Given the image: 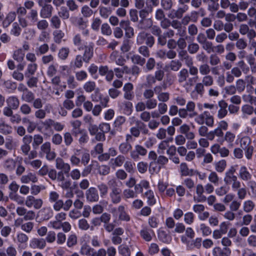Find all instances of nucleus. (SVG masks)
I'll return each mask as SVG.
<instances>
[{
    "mask_svg": "<svg viewBox=\"0 0 256 256\" xmlns=\"http://www.w3.org/2000/svg\"><path fill=\"white\" fill-rule=\"evenodd\" d=\"M215 170L218 172H222L226 166V162L222 160L214 164Z\"/></svg>",
    "mask_w": 256,
    "mask_h": 256,
    "instance_id": "54",
    "label": "nucleus"
},
{
    "mask_svg": "<svg viewBox=\"0 0 256 256\" xmlns=\"http://www.w3.org/2000/svg\"><path fill=\"white\" fill-rule=\"evenodd\" d=\"M16 214L20 216H24L25 221L33 220L35 216V212L32 210H28L24 206H18L16 209Z\"/></svg>",
    "mask_w": 256,
    "mask_h": 256,
    "instance_id": "6",
    "label": "nucleus"
},
{
    "mask_svg": "<svg viewBox=\"0 0 256 256\" xmlns=\"http://www.w3.org/2000/svg\"><path fill=\"white\" fill-rule=\"evenodd\" d=\"M16 18V12H10L6 16L2 22V26L4 28H6L15 20Z\"/></svg>",
    "mask_w": 256,
    "mask_h": 256,
    "instance_id": "23",
    "label": "nucleus"
},
{
    "mask_svg": "<svg viewBox=\"0 0 256 256\" xmlns=\"http://www.w3.org/2000/svg\"><path fill=\"white\" fill-rule=\"evenodd\" d=\"M94 248L86 244H84L81 247L80 250V253L82 255L86 256H91L92 253L93 251Z\"/></svg>",
    "mask_w": 256,
    "mask_h": 256,
    "instance_id": "41",
    "label": "nucleus"
},
{
    "mask_svg": "<svg viewBox=\"0 0 256 256\" xmlns=\"http://www.w3.org/2000/svg\"><path fill=\"white\" fill-rule=\"evenodd\" d=\"M50 22L52 26L54 28L58 29L60 26L61 20L60 18L56 15H54L52 17Z\"/></svg>",
    "mask_w": 256,
    "mask_h": 256,
    "instance_id": "58",
    "label": "nucleus"
},
{
    "mask_svg": "<svg viewBox=\"0 0 256 256\" xmlns=\"http://www.w3.org/2000/svg\"><path fill=\"white\" fill-rule=\"evenodd\" d=\"M154 234L153 230L148 228H144L140 232V236L146 242H150L152 240V234Z\"/></svg>",
    "mask_w": 256,
    "mask_h": 256,
    "instance_id": "29",
    "label": "nucleus"
},
{
    "mask_svg": "<svg viewBox=\"0 0 256 256\" xmlns=\"http://www.w3.org/2000/svg\"><path fill=\"white\" fill-rule=\"evenodd\" d=\"M112 10L110 8L100 6L99 8V14L104 18H107L111 14Z\"/></svg>",
    "mask_w": 256,
    "mask_h": 256,
    "instance_id": "52",
    "label": "nucleus"
},
{
    "mask_svg": "<svg viewBox=\"0 0 256 256\" xmlns=\"http://www.w3.org/2000/svg\"><path fill=\"white\" fill-rule=\"evenodd\" d=\"M110 192L109 196L112 203L117 204L122 200V190L118 188V182L115 178H112L108 182Z\"/></svg>",
    "mask_w": 256,
    "mask_h": 256,
    "instance_id": "1",
    "label": "nucleus"
},
{
    "mask_svg": "<svg viewBox=\"0 0 256 256\" xmlns=\"http://www.w3.org/2000/svg\"><path fill=\"white\" fill-rule=\"evenodd\" d=\"M59 194L56 191H50L48 194V200L50 203H54L53 208L54 210L62 206V200L60 199Z\"/></svg>",
    "mask_w": 256,
    "mask_h": 256,
    "instance_id": "8",
    "label": "nucleus"
},
{
    "mask_svg": "<svg viewBox=\"0 0 256 256\" xmlns=\"http://www.w3.org/2000/svg\"><path fill=\"white\" fill-rule=\"evenodd\" d=\"M16 162L14 159L8 158L4 161L2 166L7 171L12 172L16 168Z\"/></svg>",
    "mask_w": 256,
    "mask_h": 256,
    "instance_id": "25",
    "label": "nucleus"
},
{
    "mask_svg": "<svg viewBox=\"0 0 256 256\" xmlns=\"http://www.w3.org/2000/svg\"><path fill=\"white\" fill-rule=\"evenodd\" d=\"M238 66L232 68L230 72L236 78L242 76V73L246 74L250 70L249 67L244 60H240L237 64Z\"/></svg>",
    "mask_w": 256,
    "mask_h": 256,
    "instance_id": "4",
    "label": "nucleus"
},
{
    "mask_svg": "<svg viewBox=\"0 0 256 256\" xmlns=\"http://www.w3.org/2000/svg\"><path fill=\"white\" fill-rule=\"evenodd\" d=\"M239 178L242 180L248 181L252 178V174L246 166L240 167L238 172Z\"/></svg>",
    "mask_w": 256,
    "mask_h": 256,
    "instance_id": "22",
    "label": "nucleus"
},
{
    "mask_svg": "<svg viewBox=\"0 0 256 256\" xmlns=\"http://www.w3.org/2000/svg\"><path fill=\"white\" fill-rule=\"evenodd\" d=\"M43 204V200L40 198H36L32 195L26 196L25 200V205L28 208L33 207L36 210L40 208Z\"/></svg>",
    "mask_w": 256,
    "mask_h": 256,
    "instance_id": "5",
    "label": "nucleus"
},
{
    "mask_svg": "<svg viewBox=\"0 0 256 256\" xmlns=\"http://www.w3.org/2000/svg\"><path fill=\"white\" fill-rule=\"evenodd\" d=\"M198 70L200 75L206 76L210 74L211 68L208 64L204 63L199 66Z\"/></svg>",
    "mask_w": 256,
    "mask_h": 256,
    "instance_id": "38",
    "label": "nucleus"
},
{
    "mask_svg": "<svg viewBox=\"0 0 256 256\" xmlns=\"http://www.w3.org/2000/svg\"><path fill=\"white\" fill-rule=\"evenodd\" d=\"M40 212L44 220H48L53 216L52 210L50 208H44L40 211Z\"/></svg>",
    "mask_w": 256,
    "mask_h": 256,
    "instance_id": "46",
    "label": "nucleus"
},
{
    "mask_svg": "<svg viewBox=\"0 0 256 256\" xmlns=\"http://www.w3.org/2000/svg\"><path fill=\"white\" fill-rule=\"evenodd\" d=\"M132 149V146L130 142H123L121 143L118 146V150L120 152L123 154H128L130 152Z\"/></svg>",
    "mask_w": 256,
    "mask_h": 256,
    "instance_id": "34",
    "label": "nucleus"
},
{
    "mask_svg": "<svg viewBox=\"0 0 256 256\" xmlns=\"http://www.w3.org/2000/svg\"><path fill=\"white\" fill-rule=\"evenodd\" d=\"M148 152L146 149L140 144H136L134 146V149L130 152V158L134 160H138L140 158V156H144Z\"/></svg>",
    "mask_w": 256,
    "mask_h": 256,
    "instance_id": "9",
    "label": "nucleus"
},
{
    "mask_svg": "<svg viewBox=\"0 0 256 256\" xmlns=\"http://www.w3.org/2000/svg\"><path fill=\"white\" fill-rule=\"evenodd\" d=\"M196 192L197 194V198L196 199V198L194 197V199L197 202H204L206 200V198L204 195H203V193L204 192V188L202 184H198L196 185Z\"/></svg>",
    "mask_w": 256,
    "mask_h": 256,
    "instance_id": "21",
    "label": "nucleus"
},
{
    "mask_svg": "<svg viewBox=\"0 0 256 256\" xmlns=\"http://www.w3.org/2000/svg\"><path fill=\"white\" fill-rule=\"evenodd\" d=\"M46 188L43 185L32 184L30 186V193L32 196H36L38 194L41 190Z\"/></svg>",
    "mask_w": 256,
    "mask_h": 256,
    "instance_id": "55",
    "label": "nucleus"
},
{
    "mask_svg": "<svg viewBox=\"0 0 256 256\" xmlns=\"http://www.w3.org/2000/svg\"><path fill=\"white\" fill-rule=\"evenodd\" d=\"M246 82L242 78L238 79L236 82V87L237 91L240 93L243 92L246 88Z\"/></svg>",
    "mask_w": 256,
    "mask_h": 256,
    "instance_id": "45",
    "label": "nucleus"
},
{
    "mask_svg": "<svg viewBox=\"0 0 256 256\" xmlns=\"http://www.w3.org/2000/svg\"><path fill=\"white\" fill-rule=\"evenodd\" d=\"M149 33H148L144 31H142L138 34L136 36V42L138 45L144 44L148 35Z\"/></svg>",
    "mask_w": 256,
    "mask_h": 256,
    "instance_id": "39",
    "label": "nucleus"
},
{
    "mask_svg": "<svg viewBox=\"0 0 256 256\" xmlns=\"http://www.w3.org/2000/svg\"><path fill=\"white\" fill-rule=\"evenodd\" d=\"M46 242L44 238H32L30 242V246L34 250H43L46 246Z\"/></svg>",
    "mask_w": 256,
    "mask_h": 256,
    "instance_id": "12",
    "label": "nucleus"
},
{
    "mask_svg": "<svg viewBox=\"0 0 256 256\" xmlns=\"http://www.w3.org/2000/svg\"><path fill=\"white\" fill-rule=\"evenodd\" d=\"M38 68V65L36 63H30L28 64L26 67V69L24 72V76L26 78H30L33 76Z\"/></svg>",
    "mask_w": 256,
    "mask_h": 256,
    "instance_id": "33",
    "label": "nucleus"
},
{
    "mask_svg": "<svg viewBox=\"0 0 256 256\" xmlns=\"http://www.w3.org/2000/svg\"><path fill=\"white\" fill-rule=\"evenodd\" d=\"M131 60L134 64H137L141 66H142L146 62V59L138 54H134L131 58Z\"/></svg>",
    "mask_w": 256,
    "mask_h": 256,
    "instance_id": "44",
    "label": "nucleus"
},
{
    "mask_svg": "<svg viewBox=\"0 0 256 256\" xmlns=\"http://www.w3.org/2000/svg\"><path fill=\"white\" fill-rule=\"evenodd\" d=\"M72 181L70 179H66L59 184V186L64 190H67L65 194L66 198H72L74 196L73 188H72Z\"/></svg>",
    "mask_w": 256,
    "mask_h": 256,
    "instance_id": "10",
    "label": "nucleus"
},
{
    "mask_svg": "<svg viewBox=\"0 0 256 256\" xmlns=\"http://www.w3.org/2000/svg\"><path fill=\"white\" fill-rule=\"evenodd\" d=\"M59 17L62 20H68L70 18V12L67 8L65 6H62L60 10L58 12Z\"/></svg>",
    "mask_w": 256,
    "mask_h": 256,
    "instance_id": "64",
    "label": "nucleus"
},
{
    "mask_svg": "<svg viewBox=\"0 0 256 256\" xmlns=\"http://www.w3.org/2000/svg\"><path fill=\"white\" fill-rule=\"evenodd\" d=\"M9 197L11 200L14 201L19 205H22L25 204V200L24 198L22 197L17 193L10 192Z\"/></svg>",
    "mask_w": 256,
    "mask_h": 256,
    "instance_id": "36",
    "label": "nucleus"
},
{
    "mask_svg": "<svg viewBox=\"0 0 256 256\" xmlns=\"http://www.w3.org/2000/svg\"><path fill=\"white\" fill-rule=\"evenodd\" d=\"M188 72L189 75L190 74L194 77L189 78L188 82H186V84L192 86L198 79V68L192 65L188 67Z\"/></svg>",
    "mask_w": 256,
    "mask_h": 256,
    "instance_id": "15",
    "label": "nucleus"
},
{
    "mask_svg": "<svg viewBox=\"0 0 256 256\" xmlns=\"http://www.w3.org/2000/svg\"><path fill=\"white\" fill-rule=\"evenodd\" d=\"M22 122L28 124L26 130L28 133H32L36 128V124L27 118H23Z\"/></svg>",
    "mask_w": 256,
    "mask_h": 256,
    "instance_id": "47",
    "label": "nucleus"
},
{
    "mask_svg": "<svg viewBox=\"0 0 256 256\" xmlns=\"http://www.w3.org/2000/svg\"><path fill=\"white\" fill-rule=\"evenodd\" d=\"M94 44L90 42L88 44L84 46V47H80L78 48L79 50H84V52L82 56L84 58V62L88 63L94 55Z\"/></svg>",
    "mask_w": 256,
    "mask_h": 256,
    "instance_id": "7",
    "label": "nucleus"
},
{
    "mask_svg": "<svg viewBox=\"0 0 256 256\" xmlns=\"http://www.w3.org/2000/svg\"><path fill=\"white\" fill-rule=\"evenodd\" d=\"M126 158L123 155H118L116 158L112 159V164L115 166L120 167L124 163Z\"/></svg>",
    "mask_w": 256,
    "mask_h": 256,
    "instance_id": "48",
    "label": "nucleus"
},
{
    "mask_svg": "<svg viewBox=\"0 0 256 256\" xmlns=\"http://www.w3.org/2000/svg\"><path fill=\"white\" fill-rule=\"evenodd\" d=\"M8 106L13 108L14 110H17L20 106V100L16 96H9L6 100Z\"/></svg>",
    "mask_w": 256,
    "mask_h": 256,
    "instance_id": "26",
    "label": "nucleus"
},
{
    "mask_svg": "<svg viewBox=\"0 0 256 256\" xmlns=\"http://www.w3.org/2000/svg\"><path fill=\"white\" fill-rule=\"evenodd\" d=\"M86 200L90 202H97L99 200V194L94 187L90 188L86 192Z\"/></svg>",
    "mask_w": 256,
    "mask_h": 256,
    "instance_id": "13",
    "label": "nucleus"
},
{
    "mask_svg": "<svg viewBox=\"0 0 256 256\" xmlns=\"http://www.w3.org/2000/svg\"><path fill=\"white\" fill-rule=\"evenodd\" d=\"M24 155L26 156L24 158V162L27 164L29 162L34 160V159L37 157L38 153L36 150H30L29 152H28V154H24Z\"/></svg>",
    "mask_w": 256,
    "mask_h": 256,
    "instance_id": "51",
    "label": "nucleus"
},
{
    "mask_svg": "<svg viewBox=\"0 0 256 256\" xmlns=\"http://www.w3.org/2000/svg\"><path fill=\"white\" fill-rule=\"evenodd\" d=\"M224 136V132L223 130H221L220 128H216L214 130L210 131L208 136V140H213L215 137L218 138V141H220V139H222Z\"/></svg>",
    "mask_w": 256,
    "mask_h": 256,
    "instance_id": "18",
    "label": "nucleus"
},
{
    "mask_svg": "<svg viewBox=\"0 0 256 256\" xmlns=\"http://www.w3.org/2000/svg\"><path fill=\"white\" fill-rule=\"evenodd\" d=\"M21 32L22 30L19 24L16 22H14L12 24V28L10 30L11 34L15 36H18L20 35Z\"/></svg>",
    "mask_w": 256,
    "mask_h": 256,
    "instance_id": "60",
    "label": "nucleus"
},
{
    "mask_svg": "<svg viewBox=\"0 0 256 256\" xmlns=\"http://www.w3.org/2000/svg\"><path fill=\"white\" fill-rule=\"evenodd\" d=\"M152 20L151 18L142 19L138 22V27L140 30H147L152 27Z\"/></svg>",
    "mask_w": 256,
    "mask_h": 256,
    "instance_id": "32",
    "label": "nucleus"
},
{
    "mask_svg": "<svg viewBox=\"0 0 256 256\" xmlns=\"http://www.w3.org/2000/svg\"><path fill=\"white\" fill-rule=\"evenodd\" d=\"M196 104L192 101H188L186 104V109L189 112V118H193L198 115L196 111Z\"/></svg>",
    "mask_w": 256,
    "mask_h": 256,
    "instance_id": "28",
    "label": "nucleus"
},
{
    "mask_svg": "<svg viewBox=\"0 0 256 256\" xmlns=\"http://www.w3.org/2000/svg\"><path fill=\"white\" fill-rule=\"evenodd\" d=\"M117 211L118 214L119 220L126 222L130 221V216L126 212L125 206H119L118 208Z\"/></svg>",
    "mask_w": 256,
    "mask_h": 256,
    "instance_id": "24",
    "label": "nucleus"
},
{
    "mask_svg": "<svg viewBox=\"0 0 256 256\" xmlns=\"http://www.w3.org/2000/svg\"><path fill=\"white\" fill-rule=\"evenodd\" d=\"M123 196L125 199L134 198L137 196L136 192L130 188H126L123 191Z\"/></svg>",
    "mask_w": 256,
    "mask_h": 256,
    "instance_id": "57",
    "label": "nucleus"
},
{
    "mask_svg": "<svg viewBox=\"0 0 256 256\" xmlns=\"http://www.w3.org/2000/svg\"><path fill=\"white\" fill-rule=\"evenodd\" d=\"M170 26L178 31V34L180 36H184L186 34L185 30H182V26L180 22L177 20H174L171 21Z\"/></svg>",
    "mask_w": 256,
    "mask_h": 256,
    "instance_id": "31",
    "label": "nucleus"
},
{
    "mask_svg": "<svg viewBox=\"0 0 256 256\" xmlns=\"http://www.w3.org/2000/svg\"><path fill=\"white\" fill-rule=\"evenodd\" d=\"M214 256H230L231 250L228 248H222L219 246L214 248L212 250Z\"/></svg>",
    "mask_w": 256,
    "mask_h": 256,
    "instance_id": "17",
    "label": "nucleus"
},
{
    "mask_svg": "<svg viewBox=\"0 0 256 256\" xmlns=\"http://www.w3.org/2000/svg\"><path fill=\"white\" fill-rule=\"evenodd\" d=\"M96 87V84L94 81H88L84 83L83 88L87 92H91L94 91Z\"/></svg>",
    "mask_w": 256,
    "mask_h": 256,
    "instance_id": "63",
    "label": "nucleus"
},
{
    "mask_svg": "<svg viewBox=\"0 0 256 256\" xmlns=\"http://www.w3.org/2000/svg\"><path fill=\"white\" fill-rule=\"evenodd\" d=\"M34 223L31 222H28L22 224L20 226L21 230L26 233L30 234L34 228Z\"/></svg>",
    "mask_w": 256,
    "mask_h": 256,
    "instance_id": "61",
    "label": "nucleus"
},
{
    "mask_svg": "<svg viewBox=\"0 0 256 256\" xmlns=\"http://www.w3.org/2000/svg\"><path fill=\"white\" fill-rule=\"evenodd\" d=\"M27 18L32 24L36 23L38 20V12L36 10L32 9L27 16Z\"/></svg>",
    "mask_w": 256,
    "mask_h": 256,
    "instance_id": "56",
    "label": "nucleus"
},
{
    "mask_svg": "<svg viewBox=\"0 0 256 256\" xmlns=\"http://www.w3.org/2000/svg\"><path fill=\"white\" fill-rule=\"evenodd\" d=\"M16 238L17 242L20 244H26L28 240V236L22 232L17 234Z\"/></svg>",
    "mask_w": 256,
    "mask_h": 256,
    "instance_id": "53",
    "label": "nucleus"
},
{
    "mask_svg": "<svg viewBox=\"0 0 256 256\" xmlns=\"http://www.w3.org/2000/svg\"><path fill=\"white\" fill-rule=\"evenodd\" d=\"M236 170L234 167H231L225 174L224 181L226 184L232 186L234 190H238L240 188V182L238 180L237 176L234 174Z\"/></svg>",
    "mask_w": 256,
    "mask_h": 256,
    "instance_id": "2",
    "label": "nucleus"
},
{
    "mask_svg": "<svg viewBox=\"0 0 256 256\" xmlns=\"http://www.w3.org/2000/svg\"><path fill=\"white\" fill-rule=\"evenodd\" d=\"M182 66V63L179 60H171L166 67L172 71L178 72Z\"/></svg>",
    "mask_w": 256,
    "mask_h": 256,
    "instance_id": "30",
    "label": "nucleus"
},
{
    "mask_svg": "<svg viewBox=\"0 0 256 256\" xmlns=\"http://www.w3.org/2000/svg\"><path fill=\"white\" fill-rule=\"evenodd\" d=\"M159 239L162 242L168 243L171 240L170 236L166 232L163 230H160L158 232Z\"/></svg>",
    "mask_w": 256,
    "mask_h": 256,
    "instance_id": "49",
    "label": "nucleus"
},
{
    "mask_svg": "<svg viewBox=\"0 0 256 256\" xmlns=\"http://www.w3.org/2000/svg\"><path fill=\"white\" fill-rule=\"evenodd\" d=\"M203 78L202 80V83L204 86L209 87L213 85L214 80L213 77L208 74L206 76H203Z\"/></svg>",
    "mask_w": 256,
    "mask_h": 256,
    "instance_id": "50",
    "label": "nucleus"
},
{
    "mask_svg": "<svg viewBox=\"0 0 256 256\" xmlns=\"http://www.w3.org/2000/svg\"><path fill=\"white\" fill-rule=\"evenodd\" d=\"M81 150L80 149H74V154L70 156V164L73 166H78L80 163V158L78 157Z\"/></svg>",
    "mask_w": 256,
    "mask_h": 256,
    "instance_id": "27",
    "label": "nucleus"
},
{
    "mask_svg": "<svg viewBox=\"0 0 256 256\" xmlns=\"http://www.w3.org/2000/svg\"><path fill=\"white\" fill-rule=\"evenodd\" d=\"M255 206L254 203L251 200H248L244 202L243 204L244 210L246 212H252Z\"/></svg>",
    "mask_w": 256,
    "mask_h": 256,
    "instance_id": "62",
    "label": "nucleus"
},
{
    "mask_svg": "<svg viewBox=\"0 0 256 256\" xmlns=\"http://www.w3.org/2000/svg\"><path fill=\"white\" fill-rule=\"evenodd\" d=\"M194 120L199 125L205 124L208 127H212L214 122V116L208 111H204L199 114H198Z\"/></svg>",
    "mask_w": 256,
    "mask_h": 256,
    "instance_id": "3",
    "label": "nucleus"
},
{
    "mask_svg": "<svg viewBox=\"0 0 256 256\" xmlns=\"http://www.w3.org/2000/svg\"><path fill=\"white\" fill-rule=\"evenodd\" d=\"M144 196L147 199V202L148 205L152 206L156 204V200L152 190H148L144 192Z\"/></svg>",
    "mask_w": 256,
    "mask_h": 256,
    "instance_id": "37",
    "label": "nucleus"
},
{
    "mask_svg": "<svg viewBox=\"0 0 256 256\" xmlns=\"http://www.w3.org/2000/svg\"><path fill=\"white\" fill-rule=\"evenodd\" d=\"M20 181L23 184H28L30 182L36 183L38 182V178L34 173L30 172L22 176L20 178Z\"/></svg>",
    "mask_w": 256,
    "mask_h": 256,
    "instance_id": "20",
    "label": "nucleus"
},
{
    "mask_svg": "<svg viewBox=\"0 0 256 256\" xmlns=\"http://www.w3.org/2000/svg\"><path fill=\"white\" fill-rule=\"evenodd\" d=\"M87 72L84 70H80L75 72L76 80L79 82L85 80L88 78Z\"/></svg>",
    "mask_w": 256,
    "mask_h": 256,
    "instance_id": "59",
    "label": "nucleus"
},
{
    "mask_svg": "<svg viewBox=\"0 0 256 256\" xmlns=\"http://www.w3.org/2000/svg\"><path fill=\"white\" fill-rule=\"evenodd\" d=\"M44 141L43 136L40 134H36L32 136V146L34 149H36L38 147L42 144Z\"/></svg>",
    "mask_w": 256,
    "mask_h": 256,
    "instance_id": "35",
    "label": "nucleus"
},
{
    "mask_svg": "<svg viewBox=\"0 0 256 256\" xmlns=\"http://www.w3.org/2000/svg\"><path fill=\"white\" fill-rule=\"evenodd\" d=\"M40 6L42 7L40 11V15L42 18H48L52 16L54 8L51 4H47Z\"/></svg>",
    "mask_w": 256,
    "mask_h": 256,
    "instance_id": "16",
    "label": "nucleus"
},
{
    "mask_svg": "<svg viewBox=\"0 0 256 256\" xmlns=\"http://www.w3.org/2000/svg\"><path fill=\"white\" fill-rule=\"evenodd\" d=\"M34 94L30 90L26 93L22 94L21 98L22 100L28 103H31L34 100Z\"/></svg>",
    "mask_w": 256,
    "mask_h": 256,
    "instance_id": "43",
    "label": "nucleus"
},
{
    "mask_svg": "<svg viewBox=\"0 0 256 256\" xmlns=\"http://www.w3.org/2000/svg\"><path fill=\"white\" fill-rule=\"evenodd\" d=\"M228 104L224 100H222L218 102V106H216V108H218L216 114L218 119H222L226 116L228 113Z\"/></svg>",
    "mask_w": 256,
    "mask_h": 256,
    "instance_id": "11",
    "label": "nucleus"
},
{
    "mask_svg": "<svg viewBox=\"0 0 256 256\" xmlns=\"http://www.w3.org/2000/svg\"><path fill=\"white\" fill-rule=\"evenodd\" d=\"M189 76L188 70L183 68L180 70L178 74V81L180 84L186 82V86H188L186 82H188L190 78Z\"/></svg>",
    "mask_w": 256,
    "mask_h": 256,
    "instance_id": "19",
    "label": "nucleus"
},
{
    "mask_svg": "<svg viewBox=\"0 0 256 256\" xmlns=\"http://www.w3.org/2000/svg\"><path fill=\"white\" fill-rule=\"evenodd\" d=\"M56 167L58 170H60V171L64 172L65 174H68L71 168L70 164L65 162L60 158H56Z\"/></svg>",
    "mask_w": 256,
    "mask_h": 256,
    "instance_id": "14",
    "label": "nucleus"
},
{
    "mask_svg": "<svg viewBox=\"0 0 256 256\" xmlns=\"http://www.w3.org/2000/svg\"><path fill=\"white\" fill-rule=\"evenodd\" d=\"M188 10L187 6H184L182 8H179L176 10H173L172 12H174V15L171 16V18H182V15L185 13Z\"/></svg>",
    "mask_w": 256,
    "mask_h": 256,
    "instance_id": "40",
    "label": "nucleus"
},
{
    "mask_svg": "<svg viewBox=\"0 0 256 256\" xmlns=\"http://www.w3.org/2000/svg\"><path fill=\"white\" fill-rule=\"evenodd\" d=\"M180 170L182 176H192L193 173L192 170L189 169L186 163H182L180 165Z\"/></svg>",
    "mask_w": 256,
    "mask_h": 256,
    "instance_id": "42",
    "label": "nucleus"
}]
</instances>
